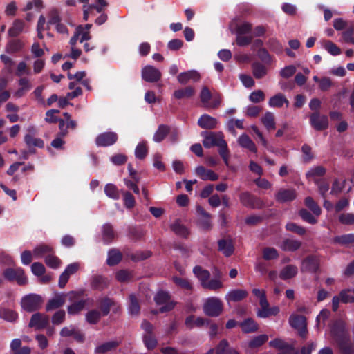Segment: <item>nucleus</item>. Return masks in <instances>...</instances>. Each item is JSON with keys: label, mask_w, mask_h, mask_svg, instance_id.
I'll use <instances>...</instances> for the list:
<instances>
[{"label": "nucleus", "mask_w": 354, "mask_h": 354, "mask_svg": "<svg viewBox=\"0 0 354 354\" xmlns=\"http://www.w3.org/2000/svg\"><path fill=\"white\" fill-rule=\"evenodd\" d=\"M2 274L8 281H16L19 286H24L28 283V278L25 275L24 269L21 267L6 268Z\"/></svg>", "instance_id": "nucleus-6"}, {"label": "nucleus", "mask_w": 354, "mask_h": 354, "mask_svg": "<svg viewBox=\"0 0 354 354\" xmlns=\"http://www.w3.org/2000/svg\"><path fill=\"white\" fill-rule=\"evenodd\" d=\"M193 273L200 281L203 288L209 281L211 276L210 272L207 270L203 269L200 266L194 267Z\"/></svg>", "instance_id": "nucleus-23"}, {"label": "nucleus", "mask_w": 354, "mask_h": 354, "mask_svg": "<svg viewBox=\"0 0 354 354\" xmlns=\"http://www.w3.org/2000/svg\"><path fill=\"white\" fill-rule=\"evenodd\" d=\"M124 205L127 209H132L136 205L135 198L129 191H122Z\"/></svg>", "instance_id": "nucleus-57"}, {"label": "nucleus", "mask_w": 354, "mask_h": 354, "mask_svg": "<svg viewBox=\"0 0 354 354\" xmlns=\"http://www.w3.org/2000/svg\"><path fill=\"white\" fill-rule=\"evenodd\" d=\"M42 297L37 294H29L21 299V305L26 312L32 313L39 310L42 304Z\"/></svg>", "instance_id": "nucleus-7"}, {"label": "nucleus", "mask_w": 354, "mask_h": 354, "mask_svg": "<svg viewBox=\"0 0 354 354\" xmlns=\"http://www.w3.org/2000/svg\"><path fill=\"white\" fill-rule=\"evenodd\" d=\"M201 136L204 138L203 141V146L207 149L218 147L225 141L224 135L221 131H203L201 132Z\"/></svg>", "instance_id": "nucleus-8"}, {"label": "nucleus", "mask_w": 354, "mask_h": 354, "mask_svg": "<svg viewBox=\"0 0 354 354\" xmlns=\"http://www.w3.org/2000/svg\"><path fill=\"white\" fill-rule=\"evenodd\" d=\"M102 235L103 241L106 244H109L113 241L116 236V233L111 223H107L103 225Z\"/></svg>", "instance_id": "nucleus-22"}, {"label": "nucleus", "mask_w": 354, "mask_h": 354, "mask_svg": "<svg viewBox=\"0 0 354 354\" xmlns=\"http://www.w3.org/2000/svg\"><path fill=\"white\" fill-rule=\"evenodd\" d=\"M330 335L341 354H354V341L351 340L346 322L337 318L329 324Z\"/></svg>", "instance_id": "nucleus-1"}, {"label": "nucleus", "mask_w": 354, "mask_h": 354, "mask_svg": "<svg viewBox=\"0 0 354 354\" xmlns=\"http://www.w3.org/2000/svg\"><path fill=\"white\" fill-rule=\"evenodd\" d=\"M115 302L109 297H105L100 301V308L102 315L106 316L110 312L111 307L113 306Z\"/></svg>", "instance_id": "nucleus-45"}, {"label": "nucleus", "mask_w": 354, "mask_h": 354, "mask_svg": "<svg viewBox=\"0 0 354 354\" xmlns=\"http://www.w3.org/2000/svg\"><path fill=\"white\" fill-rule=\"evenodd\" d=\"M24 142L29 149V152L32 154L36 153V149L35 147L38 148H44V142L41 138H36L31 134H26L24 136Z\"/></svg>", "instance_id": "nucleus-15"}, {"label": "nucleus", "mask_w": 354, "mask_h": 354, "mask_svg": "<svg viewBox=\"0 0 354 354\" xmlns=\"http://www.w3.org/2000/svg\"><path fill=\"white\" fill-rule=\"evenodd\" d=\"M323 48L333 56H337L341 54L342 50L335 43L330 40L324 39L321 41Z\"/></svg>", "instance_id": "nucleus-31"}, {"label": "nucleus", "mask_w": 354, "mask_h": 354, "mask_svg": "<svg viewBox=\"0 0 354 354\" xmlns=\"http://www.w3.org/2000/svg\"><path fill=\"white\" fill-rule=\"evenodd\" d=\"M104 192L110 198L113 200H118L120 198V191L114 184H106L104 187Z\"/></svg>", "instance_id": "nucleus-48"}, {"label": "nucleus", "mask_w": 354, "mask_h": 354, "mask_svg": "<svg viewBox=\"0 0 354 354\" xmlns=\"http://www.w3.org/2000/svg\"><path fill=\"white\" fill-rule=\"evenodd\" d=\"M313 181L317 185L319 194L323 198H325L326 194L329 189L328 182L324 178H315Z\"/></svg>", "instance_id": "nucleus-52"}, {"label": "nucleus", "mask_w": 354, "mask_h": 354, "mask_svg": "<svg viewBox=\"0 0 354 354\" xmlns=\"http://www.w3.org/2000/svg\"><path fill=\"white\" fill-rule=\"evenodd\" d=\"M86 299H80L77 302H73L67 308L68 313L71 315H75L80 313L86 305Z\"/></svg>", "instance_id": "nucleus-37"}, {"label": "nucleus", "mask_w": 354, "mask_h": 354, "mask_svg": "<svg viewBox=\"0 0 354 354\" xmlns=\"http://www.w3.org/2000/svg\"><path fill=\"white\" fill-rule=\"evenodd\" d=\"M238 143L241 147L245 148L252 153H257V151L255 143L246 133H243L239 136Z\"/></svg>", "instance_id": "nucleus-25"}, {"label": "nucleus", "mask_w": 354, "mask_h": 354, "mask_svg": "<svg viewBox=\"0 0 354 354\" xmlns=\"http://www.w3.org/2000/svg\"><path fill=\"white\" fill-rule=\"evenodd\" d=\"M297 194L294 189H281L276 194V200L279 203L292 201L296 198Z\"/></svg>", "instance_id": "nucleus-18"}, {"label": "nucleus", "mask_w": 354, "mask_h": 354, "mask_svg": "<svg viewBox=\"0 0 354 354\" xmlns=\"http://www.w3.org/2000/svg\"><path fill=\"white\" fill-rule=\"evenodd\" d=\"M217 124L218 120L208 114L202 115L198 120V125L205 129H214Z\"/></svg>", "instance_id": "nucleus-17"}, {"label": "nucleus", "mask_w": 354, "mask_h": 354, "mask_svg": "<svg viewBox=\"0 0 354 354\" xmlns=\"http://www.w3.org/2000/svg\"><path fill=\"white\" fill-rule=\"evenodd\" d=\"M122 259V254L120 251L115 249H111L108 253L106 263L109 266H114L118 265L121 261Z\"/></svg>", "instance_id": "nucleus-36"}, {"label": "nucleus", "mask_w": 354, "mask_h": 354, "mask_svg": "<svg viewBox=\"0 0 354 354\" xmlns=\"http://www.w3.org/2000/svg\"><path fill=\"white\" fill-rule=\"evenodd\" d=\"M154 301L157 305H162L158 311L154 313H165L171 311L176 306V302L171 301L170 294L165 290H159L154 297Z\"/></svg>", "instance_id": "nucleus-3"}, {"label": "nucleus", "mask_w": 354, "mask_h": 354, "mask_svg": "<svg viewBox=\"0 0 354 354\" xmlns=\"http://www.w3.org/2000/svg\"><path fill=\"white\" fill-rule=\"evenodd\" d=\"M289 324L293 328L298 331V334L301 337H306L308 328L306 317L299 315H291L289 317Z\"/></svg>", "instance_id": "nucleus-9"}, {"label": "nucleus", "mask_w": 354, "mask_h": 354, "mask_svg": "<svg viewBox=\"0 0 354 354\" xmlns=\"http://www.w3.org/2000/svg\"><path fill=\"white\" fill-rule=\"evenodd\" d=\"M61 263V260L57 257L55 256L54 254H50L45 257V263L47 266L53 269L58 268Z\"/></svg>", "instance_id": "nucleus-56"}, {"label": "nucleus", "mask_w": 354, "mask_h": 354, "mask_svg": "<svg viewBox=\"0 0 354 354\" xmlns=\"http://www.w3.org/2000/svg\"><path fill=\"white\" fill-rule=\"evenodd\" d=\"M218 249L227 257L232 256L234 251V247L231 239H222L218 240Z\"/></svg>", "instance_id": "nucleus-19"}, {"label": "nucleus", "mask_w": 354, "mask_h": 354, "mask_svg": "<svg viewBox=\"0 0 354 354\" xmlns=\"http://www.w3.org/2000/svg\"><path fill=\"white\" fill-rule=\"evenodd\" d=\"M173 281L176 286L180 287L181 288L185 290L192 291L193 289L192 283L187 279L176 276L173 277Z\"/></svg>", "instance_id": "nucleus-51"}, {"label": "nucleus", "mask_w": 354, "mask_h": 354, "mask_svg": "<svg viewBox=\"0 0 354 354\" xmlns=\"http://www.w3.org/2000/svg\"><path fill=\"white\" fill-rule=\"evenodd\" d=\"M200 100L205 109H217L221 104L222 98L219 93L212 94L207 86H203L200 93Z\"/></svg>", "instance_id": "nucleus-2"}, {"label": "nucleus", "mask_w": 354, "mask_h": 354, "mask_svg": "<svg viewBox=\"0 0 354 354\" xmlns=\"http://www.w3.org/2000/svg\"><path fill=\"white\" fill-rule=\"evenodd\" d=\"M279 257L278 251L274 248L266 247L263 250V258L266 260L277 259Z\"/></svg>", "instance_id": "nucleus-60"}, {"label": "nucleus", "mask_w": 354, "mask_h": 354, "mask_svg": "<svg viewBox=\"0 0 354 354\" xmlns=\"http://www.w3.org/2000/svg\"><path fill=\"white\" fill-rule=\"evenodd\" d=\"M49 325V317L48 315L41 313H34L29 322L28 327L35 328V330H40L46 328Z\"/></svg>", "instance_id": "nucleus-10"}, {"label": "nucleus", "mask_w": 354, "mask_h": 354, "mask_svg": "<svg viewBox=\"0 0 354 354\" xmlns=\"http://www.w3.org/2000/svg\"><path fill=\"white\" fill-rule=\"evenodd\" d=\"M66 297L65 293L57 294L54 298L48 300L46 305V310L48 312L61 308L65 304Z\"/></svg>", "instance_id": "nucleus-16"}, {"label": "nucleus", "mask_w": 354, "mask_h": 354, "mask_svg": "<svg viewBox=\"0 0 354 354\" xmlns=\"http://www.w3.org/2000/svg\"><path fill=\"white\" fill-rule=\"evenodd\" d=\"M260 308L257 312V317L260 318H267L270 316H276L279 313V308L277 306L270 307L267 299L263 298L259 301Z\"/></svg>", "instance_id": "nucleus-11"}, {"label": "nucleus", "mask_w": 354, "mask_h": 354, "mask_svg": "<svg viewBox=\"0 0 354 354\" xmlns=\"http://www.w3.org/2000/svg\"><path fill=\"white\" fill-rule=\"evenodd\" d=\"M200 75L196 71H188L187 72L180 73L178 76V82L182 84H187L190 80L198 81Z\"/></svg>", "instance_id": "nucleus-30"}, {"label": "nucleus", "mask_w": 354, "mask_h": 354, "mask_svg": "<svg viewBox=\"0 0 354 354\" xmlns=\"http://www.w3.org/2000/svg\"><path fill=\"white\" fill-rule=\"evenodd\" d=\"M301 245V242L297 240L286 239L281 243V249L284 251L295 252Z\"/></svg>", "instance_id": "nucleus-33"}, {"label": "nucleus", "mask_w": 354, "mask_h": 354, "mask_svg": "<svg viewBox=\"0 0 354 354\" xmlns=\"http://www.w3.org/2000/svg\"><path fill=\"white\" fill-rule=\"evenodd\" d=\"M142 340L145 347L149 351L153 350L157 346L158 341L156 339L154 334L143 335Z\"/></svg>", "instance_id": "nucleus-54"}, {"label": "nucleus", "mask_w": 354, "mask_h": 354, "mask_svg": "<svg viewBox=\"0 0 354 354\" xmlns=\"http://www.w3.org/2000/svg\"><path fill=\"white\" fill-rule=\"evenodd\" d=\"M196 174L203 180L215 181L218 179V175L211 169H206L203 166H198L196 168Z\"/></svg>", "instance_id": "nucleus-20"}, {"label": "nucleus", "mask_w": 354, "mask_h": 354, "mask_svg": "<svg viewBox=\"0 0 354 354\" xmlns=\"http://www.w3.org/2000/svg\"><path fill=\"white\" fill-rule=\"evenodd\" d=\"M54 250L52 247L45 244H40L35 248L33 254L37 257H43L46 255L54 254Z\"/></svg>", "instance_id": "nucleus-39"}, {"label": "nucleus", "mask_w": 354, "mask_h": 354, "mask_svg": "<svg viewBox=\"0 0 354 354\" xmlns=\"http://www.w3.org/2000/svg\"><path fill=\"white\" fill-rule=\"evenodd\" d=\"M0 318L7 322H14L18 318V313L9 308H0Z\"/></svg>", "instance_id": "nucleus-42"}, {"label": "nucleus", "mask_w": 354, "mask_h": 354, "mask_svg": "<svg viewBox=\"0 0 354 354\" xmlns=\"http://www.w3.org/2000/svg\"><path fill=\"white\" fill-rule=\"evenodd\" d=\"M216 354H238V352L230 347L226 339H222L216 348Z\"/></svg>", "instance_id": "nucleus-40"}, {"label": "nucleus", "mask_w": 354, "mask_h": 354, "mask_svg": "<svg viewBox=\"0 0 354 354\" xmlns=\"http://www.w3.org/2000/svg\"><path fill=\"white\" fill-rule=\"evenodd\" d=\"M148 153V149L145 142H142L138 144L135 149V156L139 160L145 158Z\"/></svg>", "instance_id": "nucleus-55"}, {"label": "nucleus", "mask_w": 354, "mask_h": 354, "mask_svg": "<svg viewBox=\"0 0 354 354\" xmlns=\"http://www.w3.org/2000/svg\"><path fill=\"white\" fill-rule=\"evenodd\" d=\"M334 241L341 245L354 243V234H347L335 236Z\"/></svg>", "instance_id": "nucleus-61"}, {"label": "nucleus", "mask_w": 354, "mask_h": 354, "mask_svg": "<svg viewBox=\"0 0 354 354\" xmlns=\"http://www.w3.org/2000/svg\"><path fill=\"white\" fill-rule=\"evenodd\" d=\"M270 346L279 350L287 351L288 349H294L292 346L288 344L281 339L276 338L269 343Z\"/></svg>", "instance_id": "nucleus-58"}, {"label": "nucleus", "mask_w": 354, "mask_h": 354, "mask_svg": "<svg viewBox=\"0 0 354 354\" xmlns=\"http://www.w3.org/2000/svg\"><path fill=\"white\" fill-rule=\"evenodd\" d=\"M297 273V268L292 265H288L281 270L279 277L283 280H287L293 278Z\"/></svg>", "instance_id": "nucleus-41"}, {"label": "nucleus", "mask_w": 354, "mask_h": 354, "mask_svg": "<svg viewBox=\"0 0 354 354\" xmlns=\"http://www.w3.org/2000/svg\"><path fill=\"white\" fill-rule=\"evenodd\" d=\"M243 333H251L258 330L259 326L252 318H246L239 324Z\"/></svg>", "instance_id": "nucleus-24"}, {"label": "nucleus", "mask_w": 354, "mask_h": 354, "mask_svg": "<svg viewBox=\"0 0 354 354\" xmlns=\"http://www.w3.org/2000/svg\"><path fill=\"white\" fill-rule=\"evenodd\" d=\"M162 77L161 72L153 66L147 65L142 69V78L147 82H157Z\"/></svg>", "instance_id": "nucleus-12"}, {"label": "nucleus", "mask_w": 354, "mask_h": 354, "mask_svg": "<svg viewBox=\"0 0 354 354\" xmlns=\"http://www.w3.org/2000/svg\"><path fill=\"white\" fill-rule=\"evenodd\" d=\"M118 140V135L115 132H104L97 136L95 143L98 147H108L115 144Z\"/></svg>", "instance_id": "nucleus-13"}, {"label": "nucleus", "mask_w": 354, "mask_h": 354, "mask_svg": "<svg viewBox=\"0 0 354 354\" xmlns=\"http://www.w3.org/2000/svg\"><path fill=\"white\" fill-rule=\"evenodd\" d=\"M241 203L245 207L252 209H261L266 204L259 197L245 191L239 194Z\"/></svg>", "instance_id": "nucleus-5"}, {"label": "nucleus", "mask_w": 354, "mask_h": 354, "mask_svg": "<svg viewBox=\"0 0 354 354\" xmlns=\"http://www.w3.org/2000/svg\"><path fill=\"white\" fill-rule=\"evenodd\" d=\"M268 340V336L267 335H259L254 337L248 342V347L250 348H256L261 346Z\"/></svg>", "instance_id": "nucleus-50"}, {"label": "nucleus", "mask_w": 354, "mask_h": 354, "mask_svg": "<svg viewBox=\"0 0 354 354\" xmlns=\"http://www.w3.org/2000/svg\"><path fill=\"white\" fill-rule=\"evenodd\" d=\"M248 292L242 289H236L231 290L226 295V299L231 301H240L248 297Z\"/></svg>", "instance_id": "nucleus-29"}, {"label": "nucleus", "mask_w": 354, "mask_h": 354, "mask_svg": "<svg viewBox=\"0 0 354 354\" xmlns=\"http://www.w3.org/2000/svg\"><path fill=\"white\" fill-rule=\"evenodd\" d=\"M252 30V25L249 22H244L241 24H236L235 32L236 35H245L250 33Z\"/></svg>", "instance_id": "nucleus-62"}, {"label": "nucleus", "mask_w": 354, "mask_h": 354, "mask_svg": "<svg viewBox=\"0 0 354 354\" xmlns=\"http://www.w3.org/2000/svg\"><path fill=\"white\" fill-rule=\"evenodd\" d=\"M170 127L166 124H160L158 126V129L155 132L153 140L156 142H162L169 134Z\"/></svg>", "instance_id": "nucleus-32"}, {"label": "nucleus", "mask_w": 354, "mask_h": 354, "mask_svg": "<svg viewBox=\"0 0 354 354\" xmlns=\"http://www.w3.org/2000/svg\"><path fill=\"white\" fill-rule=\"evenodd\" d=\"M195 94V89L192 86H186L174 91L173 96L176 100H182L184 98H191Z\"/></svg>", "instance_id": "nucleus-26"}, {"label": "nucleus", "mask_w": 354, "mask_h": 354, "mask_svg": "<svg viewBox=\"0 0 354 354\" xmlns=\"http://www.w3.org/2000/svg\"><path fill=\"white\" fill-rule=\"evenodd\" d=\"M7 84L8 82L5 78H0V106L10 97V92L5 90Z\"/></svg>", "instance_id": "nucleus-47"}, {"label": "nucleus", "mask_w": 354, "mask_h": 354, "mask_svg": "<svg viewBox=\"0 0 354 354\" xmlns=\"http://www.w3.org/2000/svg\"><path fill=\"white\" fill-rule=\"evenodd\" d=\"M311 126L317 131L326 129L328 127V117L318 113H311Z\"/></svg>", "instance_id": "nucleus-14"}, {"label": "nucleus", "mask_w": 354, "mask_h": 354, "mask_svg": "<svg viewBox=\"0 0 354 354\" xmlns=\"http://www.w3.org/2000/svg\"><path fill=\"white\" fill-rule=\"evenodd\" d=\"M133 277V275L131 272L127 270H120L116 272L115 278L116 279L121 283L127 282L131 280Z\"/></svg>", "instance_id": "nucleus-64"}, {"label": "nucleus", "mask_w": 354, "mask_h": 354, "mask_svg": "<svg viewBox=\"0 0 354 354\" xmlns=\"http://www.w3.org/2000/svg\"><path fill=\"white\" fill-rule=\"evenodd\" d=\"M288 107L289 105V101L284 96V95L281 93H277L270 98L268 104L271 107H277L280 108L283 106V104Z\"/></svg>", "instance_id": "nucleus-27"}, {"label": "nucleus", "mask_w": 354, "mask_h": 354, "mask_svg": "<svg viewBox=\"0 0 354 354\" xmlns=\"http://www.w3.org/2000/svg\"><path fill=\"white\" fill-rule=\"evenodd\" d=\"M252 73L256 79H261L267 75V68L260 62H256L252 64Z\"/></svg>", "instance_id": "nucleus-38"}, {"label": "nucleus", "mask_w": 354, "mask_h": 354, "mask_svg": "<svg viewBox=\"0 0 354 354\" xmlns=\"http://www.w3.org/2000/svg\"><path fill=\"white\" fill-rule=\"evenodd\" d=\"M101 317L102 314L99 310L93 309L87 312L85 319L89 324L95 325L100 322Z\"/></svg>", "instance_id": "nucleus-46"}, {"label": "nucleus", "mask_w": 354, "mask_h": 354, "mask_svg": "<svg viewBox=\"0 0 354 354\" xmlns=\"http://www.w3.org/2000/svg\"><path fill=\"white\" fill-rule=\"evenodd\" d=\"M285 228L287 231L297 234L299 236H302L306 232V230L304 227L298 225L297 224L292 222L288 223L286 225Z\"/></svg>", "instance_id": "nucleus-59"}, {"label": "nucleus", "mask_w": 354, "mask_h": 354, "mask_svg": "<svg viewBox=\"0 0 354 354\" xmlns=\"http://www.w3.org/2000/svg\"><path fill=\"white\" fill-rule=\"evenodd\" d=\"M203 309L206 315L211 317H216L222 313L223 305L219 298L212 297L206 299Z\"/></svg>", "instance_id": "nucleus-4"}, {"label": "nucleus", "mask_w": 354, "mask_h": 354, "mask_svg": "<svg viewBox=\"0 0 354 354\" xmlns=\"http://www.w3.org/2000/svg\"><path fill=\"white\" fill-rule=\"evenodd\" d=\"M120 344L118 341H109L100 344L95 349V353L97 354H104L106 352L111 351L116 348Z\"/></svg>", "instance_id": "nucleus-34"}, {"label": "nucleus", "mask_w": 354, "mask_h": 354, "mask_svg": "<svg viewBox=\"0 0 354 354\" xmlns=\"http://www.w3.org/2000/svg\"><path fill=\"white\" fill-rule=\"evenodd\" d=\"M109 281L107 279L101 275L94 276L91 280V286L93 290H103L108 287Z\"/></svg>", "instance_id": "nucleus-28"}, {"label": "nucleus", "mask_w": 354, "mask_h": 354, "mask_svg": "<svg viewBox=\"0 0 354 354\" xmlns=\"http://www.w3.org/2000/svg\"><path fill=\"white\" fill-rule=\"evenodd\" d=\"M24 25V22L22 20L16 19L14 21L12 26L8 30V35L12 37H17L22 32Z\"/></svg>", "instance_id": "nucleus-44"}, {"label": "nucleus", "mask_w": 354, "mask_h": 354, "mask_svg": "<svg viewBox=\"0 0 354 354\" xmlns=\"http://www.w3.org/2000/svg\"><path fill=\"white\" fill-rule=\"evenodd\" d=\"M223 287V284L221 280L213 279H209V281L204 286L203 288L212 291H216Z\"/></svg>", "instance_id": "nucleus-63"}, {"label": "nucleus", "mask_w": 354, "mask_h": 354, "mask_svg": "<svg viewBox=\"0 0 354 354\" xmlns=\"http://www.w3.org/2000/svg\"><path fill=\"white\" fill-rule=\"evenodd\" d=\"M129 313L132 315H137L139 314L140 310V304L137 297L131 294L129 296Z\"/></svg>", "instance_id": "nucleus-53"}, {"label": "nucleus", "mask_w": 354, "mask_h": 354, "mask_svg": "<svg viewBox=\"0 0 354 354\" xmlns=\"http://www.w3.org/2000/svg\"><path fill=\"white\" fill-rule=\"evenodd\" d=\"M261 122L268 131L273 130L276 127L274 115L270 112L265 113L261 118Z\"/></svg>", "instance_id": "nucleus-49"}, {"label": "nucleus", "mask_w": 354, "mask_h": 354, "mask_svg": "<svg viewBox=\"0 0 354 354\" xmlns=\"http://www.w3.org/2000/svg\"><path fill=\"white\" fill-rule=\"evenodd\" d=\"M128 234L130 239L138 241L145 236V232L141 227L129 226L128 227Z\"/></svg>", "instance_id": "nucleus-43"}, {"label": "nucleus", "mask_w": 354, "mask_h": 354, "mask_svg": "<svg viewBox=\"0 0 354 354\" xmlns=\"http://www.w3.org/2000/svg\"><path fill=\"white\" fill-rule=\"evenodd\" d=\"M171 230L178 236L183 238H187L189 234V230L178 221H175L170 226Z\"/></svg>", "instance_id": "nucleus-35"}, {"label": "nucleus", "mask_w": 354, "mask_h": 354, "mask_svg": "<svg viewBox=\"0 0 354 354\" xmlns=\"http://www.w3.org/2000/svg\"><path fill=\"white\" fill-rule=\"evenodd\" d=\"M25 43L20 39H12L8 41L6 51L9 54H14L23 50Z\"/></svg>", "instance_id": "nucleus-21"}]
</instances>
